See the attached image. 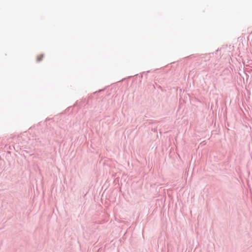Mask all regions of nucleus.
Instances as JSON below:
<instances>
[{"mask_svg":"<svg viewBox=\"0 0 252 252\" xmlns=\"http://www.w3.org/2000/svg\"><path fill=\"white\" fill-rule=\"evenodd\" d=\"M43 58V55H39L37 57V61L38 62H40L42 60Z\"/></svg>","mask_w":252,"mask_h":252,"instance_id":"f257e3e1","label":"nucleus"}]
</instances>
